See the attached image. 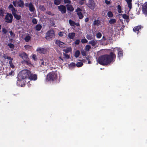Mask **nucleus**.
I'll use <instances>...</instances> for the list:
<instances>
[{
  "instance_id": "26",
  "label": "nucleus",
  "mask_w": 147,
  "mask_h": 147,
  "mask_svg": "<svg viewBox=\"0 0 147 147\" xmlns=\"http://www.w3.org/2000/svg\"><path fill=\"white\" fill-rule=\"evenodd\" d=\"M77 14L79 18L80 19H81L83 18L84 15L81 12H77Z\"/></svg>"
},
{
  "instance_id": "61",
  "label": "nucleus",
  "mask_w": 147,
  "mask_h": 147,
  "mask_svg": "<svg viewBox=\"0 0 147 147\" xmlns=\"http://www.w3.org/2000/svg\"><path fill=\"white\" fill-rule=\"evenodd\" d=\"M14 74V72L13 71H11V72L9 73V76L13 75Z\"/></svg>"
},
{
  "instance_id": "29",
  "label": "nucleus",
  "mask_w": 147,
  "mask_h": 147,
  "mask_svg": "<svg viewBox=\"0 0 147 147\" xmlns=\"http://www.w3.org/2000/svg\"><path fill=\"white\" fill-rule=\"evenodd\" d=\"M31 37L29 35L27 36L24 38V40L26 42H28L30 40Z\"/></svg>"
},
{
  "instance_id": "15",
  "label": "nucleus",
  "mask_w": 147,
  "mask_h": 147,
  "mask_svg": "<svg viewBox=\"0 0 147 147\" xmlns=\"http://www.w3.org/2000/svg\"><path fill=\"white\" fill-rule=\"evenodd\" d=\"M29 10L31 12H34L35 11V8L32 3L30 2V5L29 7Z\"/></svg>"
},
{
  "instance_id": "7",
  "label": "nucleus",
  "mask_w": 147,
  "mask_h": 147,
  "mask_svg": "<svg viewBox=\"0 0 147 147\" xmlns=\"http://www.w3.org/2000/svg\"><path fill=\"white\" fill-rule=\"evenodd\" d=\"M58 9L62 14H64L66 13V7L65 6L61 5L57 6Z\"/></svg>"
},
{
  "instance_id": "16",
  "label": "nucleus",
  "mask_w": 147,
  "mask_h": 147,
  "mask_svg": "<svg viewBox=\"0 0 147 147\" xmlns=\"http://www.w3.org/2000/svg\"><path fill=\"white\" fill-rule=\"evenodd\" d=\"M17 12V10L16 11L13 13H12V14L14 18L17 20H20L21 18V16L20 15H18L16 14V13Z\"/></svg>"
},
{
  "instance_id": "2",
  "label": "nucleus",
  "mask_w": 147,
  "mask_h": 147,
  "mask_svg": "<svg viewBox=\"0 0 147 147\" xmlns=\"http://www.w3.org/2000/svg\"><path fill=\"white\" fill-rule=\"evenodd\" d=\"M30 75V71L27 69H24L21 71L19 74L18 79H22V80L29 78V75Z\"/></svg>"
},
{
  "instance_id": "42",
  "label": "nucleus",
  "mask_w": 147,
  "mask_h": 147,
  "mask_svg": "<svg viewBox=\"0 0 147 147\" xmlns=\"http://www.w3.org/2000/svg\"><path fill=\"white\" fill-rule=\"evenodd\" d=\"M129 16L127 15V14H124L123 15L122 17L125 19L127 20L129 19Z\"/></svg>"
},
{
  "instance_id": "62",
  "label": "nucleus",
  "mask_w": 147,
  "mask_h": 147,
  "mask_svg": "<svg viewBox=\"0 0 147 147\" xmlns=\"http://www.w3.org/2000/svg\"><path fill=\"white\" fill-rule=\"evenodd\" d=\"M78 3L80 5H82L84 4V1H82L80 0L79 1Z\"/></svg>"
},
{
  "instance_id": "50",
  "label": "nucleus",
  "mask_w": 147,
  "mask_h": 147,
  "mask_svg": "<svg viewBox=\"0 0 147 147\" xmlns=\"http://www.w3.org/2000/svg\"><path fill=\"white\" fill-rule=\"evenodd\" d=\"M102 34H101L100 32H98L96 35V36L97 38H100L102 36Z\"/></svg>"
},
{
  "instance_id": "39",
  "label": "nucleus",
  "mask_w": 147,
  "mask_h": 147,
  "mask_svg": "<svg viewBox=\"0 0 147 147\" xmlns=\"http://www.w3.org/2000/svg\"><path fill=\"white\" fill-rule=\"evenodd\" d=\"M3 9L2 8H0V17H3Z\"/></svg>"
},
{
  "instance_id": "8",
  "label": "nucleus",
  "mask_w": 147,
  "mask_h": 147,
  "mask_svg": "<svg viewBox=\"0 0 147 147\" xmlns=\"http://www.w3.org/2000/svg\"><path fill=\"white\" fill-rule=\"evenodd\" d=\"M55 42L56 44L58 46L61 48H64L65 47V44L59 40H56Z\"/></svg>"
},
{
  "instance_id": "20",
  "label": "nucleus",
  "mask_w": 147,
  "mask_h": 147,
  "mask_svg": "<svg viewBox=\"0 0 147 147\" xmlns=\"http://www.w3.org/2000/svg\"><path fill=\"white\" fill-rule=\"evenodd\" d=\"M141 28L142 26L141 25H139L134 27L133 29V31L136 32L137 31L138 32L139 30L141 29Z\"/></svg>"
},
{
  "instance_id": "4",
  "label": "nucleus",
  "mask_w": 147,
  "mask_h": 147,
  "mask_svg": "<svg viewBox=\"0 0 147 147\" xmlns=\"http://www.w3.org/2000/svg\"><path fill=\"white\" fill-rule=\"evenodd\" d=\"M55 36V32L53 30H51L48 31L46 34L45 38L47 39L49 38H54Z\"/></svg>"
},
{
  "instance_id": "28",
  "label": "nucleus",
  "mask_w": 147,
  "mask_h": 147,
  "mask_svg": "<svg viewBox=\"0 0 147 147\" xmlns=\"http://www.w3.org/2000/svg\"><path fill=\"white\" fill-rule=\"evenodd\" d=\"M61 0H54V4L58 5L61 4Z\"/></svg>"
},
{
  "instance_id": "33",
  "label": "nucleus",
  "mask_w": 147,
  "mask_h": 147,
  "mask_svg": "<svg viewBox=\"0 0 147 147\" xmlns=\"http://www.w3.org/2000/svg\"><path fill=\"white\" fill-rule=\"evenodd\" d=\"M7 46H8L10 48H11L12 50L15 47V46L13 44L11 43L8 44L7 45Z\"/></svg>"
},
{
  "instance_id": "21",
  "label": "nucleus",
  "mask_w": 147,
  "mask_h": 147,
  "mask_svg": "<svg viewBox=\"0 0 147 147\" xmlns=\"http://www.w3.org/2000/svg\"><path fill=\"white\" fill-rule=\"evenodd\" d=\"M17 3L18 4V6L22 8H23L24 7V4L22 0H19L17 2Z\"/></svg>"
},
{
  "instance_id": "25",
  "label": "nucleus",
  "mask_w": 147,
  "mask_h": 147,
  "mask_svg": "<svg viewBox=\"0 0 147 147\" xmlns=\"http://www.w3.org/2000/svg\"><path fill=\"white\" fill-rule=\"evenodd\" d=\"M42 28V26L40 24H37L35 26V29L37 31H40Z\"/></svg>"
},
{
  "instance_id": "35",
  "label": "nucleus",
  "mask_w": 147,
  "mask_h": 147,
  "mask_svg": "<svg viewBox=\"0 0 147 147\" xmlns=\"http://www.w3.org/2000/svg\"><path fill=\"white\" fill-rule=\"evenodd\" d=\"M80 54V52L79 50L76 51L75 53V57L76 58L78 57L79 56Z\"/></svg>"
},
{
  "instance_id": "58",
  "label": "nucleus",
  "mask_w": 147,
  "mask_h": 147,
  "mask_svg": "<svg viewBox=\"0 0 147 147\" xmlns=\"http://www.w3.org/2000/svg\"><path fill=\"white\" fill-rule=\"evenodd\" d=\"M63 55L65 56L66 59H69V58L70 56L69 55L67 54H64V53H63Z\"/></svg>"
},
{
  "instance_id": "12",
  "label": "nucleus",
  "mask_w": 147,
  "mask_h": 147,
  "mask_svg": "<svg viewBox=\"0 0 147 147\" xmlns=\"http://www.w3.org/2000/svg\"><path fill=\"white\" fill-rule=\"evenodd\" d=\"M142 11L143 13L147 16V2L144 3L143 6Z\"/></svg>"
},
{
  "instance_id": "14",
  "label": "nucleus",
  "mask_w": 147,
  "mask_h": 147,
  "mask_svg": "<svg viewBox=\"0 0 147 147\" xmlns=\"http://www.w3.org/2000/svg\"><path fill=\"white\" fill-rule=\"evenodd\" d=\"M118 51V57L120 59V58H122L123 55V51L122 49H117Z\"/></svg>"
},
{
  "instance_id": "11",
  "label": "nucleus",
  "mask_w": 147,
  "mask_h": 147,
  "mask_svg": "<svg viewBox=\"0 0 147 147\" xmlns=\"http://www.w3.org/2000/svg\"><path fill=\"white\" fill-rule=\"evenodd\" d=\"M36 51L40 54H45L46 51V50L43 48L38 47Z\"/></svg>"
},
{
  "instance_id": "6",
  "label": "nucleus",
  "mask_w": 147,
  "mask_h": 147,
  "mask_svg": "<svg viewBox=\"0 0 147 147\" xmlns=\"http://www.w3.org/2000/svg\"><path fill=\"white\" fill-rule=\"evenodd\" d=\"M86 5L90 9L92 10L94 9L96 7V3L94 0H89L88 3Z\"/></svg>"
},
{
  "instance_id": "44",
  "label": "nucleus",
  "mask_w": 147,
  "mask_h": 147,
  "mask_svg": "<svg viewBox=\"0 0 147 147\" xmlns=\"http://www.w3.org/2000/svg\"><path fill=\"white\" fill-rule=\"evenodd\" d=\"M46 13L47 14L49 15H50L51 16H53L54 15V14L51 13V11H47L46 12Z\"/></svg>"
},
{
  "instance_id": "46",
  "label": "nucleus",
  "mask_w": 147,
  "mask_h": 147,
  "mask_svg": "<svg viewBox=\"0 0 147 147\" xmlns=\"http://www.w3.org/2000/svg\"><path fill=\"white\" fill-rule=\"evenodd\" d=\"M91 48V46L90 45H86V50L88 51Z\"/></svg>"
},
{
  "instance_id": "37",
  "label": "nucleus",
  "mask_w": 147,
  "mask_h": 147,
  "mask_svg": "<svg viewBox=\"0 0 147 147\" xmlns=\"http://www.w3.org/2000/svg\"><path fill=\"white\" fill-rule=\"evenodd\" d=\"M86 38L89 40H91L92 39V35L91 34H87Z\"/></svg>"
},
{
  "instance_id": "49",
  "label": "nucleus",
  "mask_w": 147,
  "mask_h": 147,
  "mask_svg": "<svg viewBox=\"0 0 147 147\" xmlns=\"http://www.w3.org/2000/svg\"><path fill=\"white\" fill-rule=\"evenodd\" d=\"M32 22L33 24H36L37 23V20L36 18H34L32 19Z\"/></svg>"
},
{
  "instance_id": "45",
  "label": "nucleus",
  "mask_w": 147,
  "mask_h": 147,
  "mask_svg": "<svg viewBox=\"0 0 147 147\" xmlns=\"http://www.w3.org/2000/svg\"><path fill=\"white\" fill-rule=\"evenodd\" d=\"M25 62L26 64H27L28 65H30L31 64L30 61L29 60V59H28L27 60H26L25 61H24Z\"/></svg>"
},
{
  "instance_id": "24",
  "label": "nucleus",
  "mask_w": 147,
  "mask_h": 147,
  "mask_svg": "<svg viewBox=\"0 0 147 147\" xmlns=\"http://www.w3.org/2000/svg\"><path fill=\"white\" fill-rule=\"evenodd\" d=\"M100 22H101L99 20H95L94 21L93 24L95 26H99L100 25Z\"/></svg>"
},
{
  "instance_id": "47",
  "label": "nucleus",
  "mask_w": 147,
  "mask_h": 147,
  "mask_svg": "<svg viewBox=\"0 0 147 147\" xmlns=\"http://www.w3.org/2000/svg\"><path fill=\"white\" fill-rule=\"evenodd\" d=\"M81 41L82 43L83 44L86 43L88 42V40L85 38L82 39Z\"/></svg>"
},
{
  "instance_id": "52",
  "label": "nucleus",
  "mask_w": 147,
  "mask_h": 147,
  "mask_svg": "<svg viewBox=\"0 0 147 147\" xmlns=\"http://www.w3.org/2000/svg\"><path fill=\"white\" fill-rule=\"evenodd\" d=\"M63 2L65 3L70 4L71 1L70 0H63Z\"/></svg>"
},
{
  "instance_id": "1",
  "label": "nucleus",
  "mask_w": 147,
  "mask_h": 147,
  "mask_svg": "<svg viewBox=\"0 0 147 147\" xmlns=\"http://www.w3.org/2000/svg\"><path fill=\"white\" fill-rule=\"evenodd\" d=\"M116 55L114 50L110 53L109 54H105L100 57L98 59V63L102 65H107L111 62H113L115 60Z\"/></svg>"
},
{
  "instance_id": "51",
  "label": "nucleus",
  "mask_w": 147,
  "mask_h": 147,
  "mask_svg": "<svg viewBox=\"0 0 147 147\" xmlns=\"http://www.w3.org/2000/svg\"><path fill=\"white\" fill-rule=\"evenodd\" d=\"M3 57L5 59H7L9 60H10L11 59H12V58H11L10 57L7 56L5 55H4L3 56Z\"/></svg>"
},
{
  "instance_id": "22",
  "label": "nucleus",
  "mask_w": 147,
  "mask_h": 147,
  "mask_svg": "<svg viewBox=\"0 0 147 147\" xmlns=\"http://www.w3.org/2000/svg\"><path fill=\"white\" fill-rule=\"evenodd\" d=\"M97 42V40H93L90 41L88 43L91 45L92 46H94L96 45Z\"/></svg>"
},
{
  "instance_id": "38",
  "label": "nucleus",
  "mask_w": 147,
  "mask_h": 147,
  "mask_svg": "<svg viewBox=\"0 0 147 147\" xmlns=\"http://www.w3.org/2000/svg\"><path fill=\"white\" fill-rule=\"evenodd\" d=\"M83 65V64L82 62H78L76 64V65L77 67H79L82 66Z\"/></svg>"
},
{
  "instance_id": "53",
  "label": "nucleus",
  "mask_w": 147,
  "mask_h": 147,
  "mask_svg": "<svg viewBox=\"0 0 147 147\" xmlns=\"http://www.w3.org/2000/svg\"><path fill=\"white\" fill-rule=\"evenodd\" d=\"M2 32L4 34H6L7 32V30L4 28H3L2 29Z\"/></svg>"
},
{
  "instance_id": "19",
  "label": "nucleus",
  "mask_w": 147,
  "mask_h": 147,
  "mask_svg": "<svg viewBox=\"0 0 147 147\" xmlns=\"http://www.w3.org/2000/svg\"><path fill=\"white\" fill-rule=\"evenodd\" d=\"M67 10L70 11H72L74 10V8L73 6L69 4H67L66 5Z\"/></svg>"
},
{
  "instance_id": "48",
  "label": "nucleus",
  "mask_w": 147,
  "mask_h": 147,
  "mask_svg": "<svg viewBox=\"0 0 147 147\" xmlns=\"http://www.w3.org/2000/svg\"><path fill=\"white\" fill-rule=\"evenodd\" d=\"M11 36L13 38L15 37V35L14 33L12 32V31L9 32Z\"/></svg>"
},
{
  "instance_id": "23",
  "label": "nucleus",
  "mask_w": 147,
  "mask_h": 147,
  "mask_svg": "<svg viewBox=\"0 0 147 147\" xmlns=\"http://www.w3.org/2000/svg\"><path fill=\"white\" fill-rule=\"evenodd\" d=\"M8 8L9 9L11 10L12 13H13L16 11H17V10L15 8L13 7L12 4H10L8 6Z\"/></svg>"
},
{
  "instance_id": "43",
  "label": "nucleus",
  "mask_w": 147,
  "mask_h": 147,
  "mask_svg": "<svg viewBox=\"0 0 147 147\" xmlns=\"http://www.w3.org/2000/svg\"><path fill=\"white\" fill-rule=\"evenodd\" d=\"M117 8L118 12L119 13H121V6L119 5L117 6Z\"/></svg>"
},
{
  "instance_id": "59",
  "label": "nucleus",
  "mask_w": 147,
  "mask_h": 147,
  "mask_svg": "<svg viewBox=\"0 0 147 147\" xmlns=\"http://www.w3.org/2000/svg\"><path fill=\"white\" fill-rule=\"evenodd\" d=\"M64 32H60L59 33L58 35L60 36H63V34Z\"/></svg>"
},
{
  "instance_id": "30",
  "label": "nucleus",
  "mask_w": 147,
  "mask_h": 147,
  "mask_svg": "<svg viewBox=\"0 0 147 147\" xmlns=\"http://www.w3.org/2000/svg\"><path fill=\"white\" fill-rule=\"evenodd\" d=\"M71 51V47H68L66 49L63 50V51L65 52L66 53H67Z\"/></svg>"
},
{
  "instance_id": "57",
  "label": "nucleus",
  "mask_w": 147,
  "mask_h": 147,
  "mask_svg": "<svg viewBox=\"0 0 147 147\" xmlns=\"http://www.w3.org/2000/svg\"><path fill=\"white\" fill-rule=\"evenodd\" d=\"M82 11V9L79 7H78L76 10V11L77 12H81Z\"/></svg>"
},
{
  "instance_id": "9",
  "label": "nucleus",
  "mask_w": 147,
  "mask_h": 147,
  "mask_svg": "<svg viewBox=\"0 0 147 147\" xmlns=\"http://www.w3.org/2000/svg\"><path fill=\"white\" fill-rule=\"evenodd\" d=\"M19 56L24 59V61H25L26 60L29 59L28 55L24 52L20 53L19 55Z\"/></svg>"
},
{
  "instance_id": "32",
  "label": "nucleus",
  "mask_w": 147,
  "mask_h": 147,
  "mask_svg": "<svg viewBox=\"0 0 147 147\" xmlns=\"http://www.w3.org/2000/svg\"><path fill=\"white\" fill-rule=\"evenodd\" d=\"M116 22V20L115 19H111L109 22V23L111 24H114Z\"/></svg>"
},
{
  "instance_id": "10",
  "label": "nucleus",
  "mask_w": 147,
  "mask_h": 147,
  "mask_svg": "<svg viewBox=\"0 0 147 147\" xmlns=\"http://www.w3.org/2000/svg\"><path fill=\"white\" fill-rule=\"evenodd\" d=\"M22 79H18L17 82V84L18 86H20L21 87H24L25 86V82L24 81L21 80Z\"/></svg>"
},
{
  "instance_id": "40",
  "label": "nucleus",
  "mask_w": 147,
  "mask_h": 147,
  "mask_svg": "<svg viewBox=\"0 0 147 147\" xmlns=\"http://www.w3.org/2000/svg\"><path fill=\"white\" fill-rule=\"evenodd\" d=\"M40 9L42 11L46 10V9L43 5H40L39 7Z\"/></svg>"
},
{
  "instance_id": "54",
  "label": "nucleus",
  "mask_w": 147,
  "mask_h": 147,
  "mask_svg": "<svg viewBox=\"0 0 147 147\" xmlns=\"http://www.w3.org/2000/svg\"><path fill=\"white\" fill-rule=\"evenodd\" d=\"M24 48L26 49H30L31 46L28 45H26L24 46Z\"/></svg>"
},
{
  "instance_id": "64",
  "label": "nucleus",
  "mask_w": 147,
  "mask_h": 147,
  "mask_svg": "<svg viewBox=\"0 0 147 147\" xmlns=\"http://www.w3.org/2000/svg\"><path fill=\"white\" fill-rule=\"evenodd\" d=\"M89 20V18L88 17L86 18L85 19V21L86 22H88Z\"/></svg>"
},
{
  "instance_id": "34",
  "label": "nucleus",
  "mask_w": 147,
  "mask_h": 147,
  "mask_svg": "<svg viewBox=\"0 0 147 147\" xmlns=\"http://www.w3.org/2000/svg\"><path fill=\"white\" fill-rule=\"evenodd\" d=\"M69 22L71 26H73L75 25V22L71 20H69Z\"/></svg>"
},
{
  "instance_id": "31",
  "label": "nucleus",
  "mask_w": 147,
  "mask_h": 147,
  "mask_svg": "<svg viewBox=\"0 0 147 147\" xmlns=\"http://www.w3.org/2000/svg\"><path fill=\"white\" fill-rule=\"evenodd\" d=\"M76 66V64L74 62H72L69 65V68H71L74 67Z\"/></svg>"
},
{
  "instance_id": "63",
  "label": "nucleus",
  "mask_w": 147,
  "mask_h": 147,
  "mask_svg": "<svg viewBox=\"0 0 147 147\" xmlns=\"http://www.w3.org/2000/svg\"><path fill=\"white\" fill-rule=\"evenodd\" d=\"M14 6L16 7L17 6V2L16 1H13L12 2Z\"/></svg>"
},
{
  "instance_id": "17",
  "label": "nucleus",
  "mask_w": 147,
  "mask_h": 147,
  "mask_svg": "<svg viewBox=\"0 0 147 147\" xmlns=\"http://www.w3.org/2000/svg\"><path fill=\"white\" fill-rule=\"evenodd\" d=\"M76 34L74 32H70L68 34L67 36L69 38L71 39H74L75 36Z\"/></svg>"
},
{
  "instance_id": "3",
  "label": "nucleus",
  "mask_w": 147,
  "mask_h": 147,
  "mask_svg": "<svg viewBox=\"0 0 147 147\" xmlns=\"http://www.w3.org/2000/svg\"><path fill=\"white\" fill-rule=\"evenodd\" d=\"M57 78V73L55 72H52L49 73L47 76L46 80L47 81H53L56 80Z\"/></svg>"
},
{
  "instance_id": "55",
  "label": "nucleus",
  "mask_w": 147,
  "mask_h": 147,
  "mask_svg": "<svg viewBox=\"0 0 147 147\" xmlns=\"http://www.w3.org/2000/svg\"><path fill=\"white\" fill-rule=\"evenodd\" d=\"M80 42V40L79 39H76L74 43L76 45H78Z\"/></svg>"
},
{
  "instance_id": "41",
  "label": "nucleus",
  "mask_w": 147,
  "mask_h": 147,
  "mask_svg": "<svg viewBox=\"0 0 147 147\" xmlns=\"http://www.w3.org/2000/svg\"><path fill=\"white\" fill-rule=\"evenodd\" d=\"M40 60L41 62V66L42 65L47 66L48 64V63H47V62H44L43 59H40Z\"/></svg>"
},
{
  "instance_id": "13",
  "label": "nucleus",
  "mask_w": 147,
  "mask_h": 147,
  "mask_svg": "<svg viewBox=\"0 0 147 147\" xmlns=\"http://www.w3.org/2000/svg\"><path fill=\"white\" fill-rule=\"evenodd\" d=\"M37 79V77L36 75L30 73V75H29L28 79L35 81Z\"/></svg>"
},
{
  "instance_id": "18",
  "label": "nucleus",
  "mask_w": 147,
  "mask_h": 147,
  "mask_svg": "<svg viewBox=\"0 0 147 147\" xmlns=\"http://www.w3.org/2000/svg\"><path fill=\"white\" fill-rule=\"evenodd\" d=\"M125 1L127 2V6L128 7L129 9V10H130V9L132 8V0H125Z\"/></svg>"
},
{
  "instance_id": "60",
  "label": "nucleus",
  "mask_w": 147,
  "mask_h": 147,
  "mask_svg": "<svg viewBox=\"0 0 147 147\" xmlns=\"http://www.w3.org/2000/svg\"><path fill=\"white\" fill-rule=\"evenodd\" d=\"M105 3L107 5H109L111 3L110 1L107 0H105Z\"/></svg>"
},
{
  "instance_id": "56",
  "label": "nucleus",
  "mask_w": 147,
  "mask_h": 147,
  "mask_svg": "<svg viewBox=\"0 0 147 147\" xmlns=\"http://www.w3.org/2000/svg\"><path fill=\"white\" fill-rule=\"evenodd\" d=\"M81 54L83 56H85L86 55V52L84 51H82Z\"/></svg>"
},
{
  "instance_id": "5",
  "label": "nucleus",
  "mask_w": 147,
  "mask_h": 147,
  "mask_svg": "<svg viewBox=\"0 0 147 147\" xmlns=\"http://www.w3.org/2000/svg\"><path fill=\"white\" fill-rule=\"evenodd\" d=\"M13 18V16L11 13H7L4 19L6 20V22L11 23L12 22Z\"/></svg>"
},
{
  "instance_id": "27",
  "label": "nucleus",
  "mask_w": 147,
  "mask_h": 147,
  "mask_svg": "<svg viewBox=\"0 0 147 147\" xmlns=\"http://www.w3.org/2000/svg\"><path fill=\"white\" fill-rule=\"evenodd\" d=\"M13 60V58H12V59H10L9 61V65L11 68H14L15 67V66L12 63V61Z\"/></svg>"
},
{
  "instance_id": "36",
  "label": "nucleus",
  "mask_w": 147,
  "mask_h": 147,
  "mask_svg": "<svg viewBox=\"0 0 147 147\" xmlns=\"http://www.w3.org/2000/svg\"><path fill=\"white\" fill-rule=\"evenodd\" d=\"M107 16L109 18H112L113 16V14L111 11H109L107 13Z\"/></svg>"
}]
</instances>
